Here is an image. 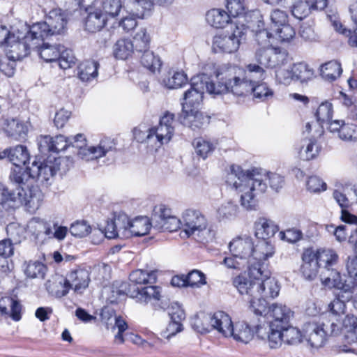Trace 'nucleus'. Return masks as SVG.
Listing matches in <instances>:
<instances>
[{
    "label": "nucleus",
    "instance_id": "nucleus-1",
    "mask_svg": "<svg viewBox=\"0 0 357 357\" xmlns=\"http://www.w3.org/2000/svg\"><path fill=\"white\" fill-rule=\"evenodd\" d=\"M266 181L275 190L281 188L284 182L283 178L278 174H268L257 168L244 172L240 166L235 165H231L226 177L227 184L240 195V204L247 211L256 210V196L266 191Z\"/></svg>",
    "mask_w": 357,
    "mask_h": 357
},
{
    "label": "nucleus",
    "instance_id": "nucleus-2",
    "mask_svg": "<svg viewBox=\"0 0 357 357\" xmlns=\"http://www.w3.org/2000/svg\"><path fill=\"white\" fill-rule=\"evenodd\" d=\"M263 66L250 63L242 68L238 66L222 64L215 70L217 79L222 81L226 93H231L237 96H247L250 93L252 86L260 82L266 77Z\"/></svg>",
    "mask_w": 357,
    "mask_h": 357
},
{
    "label": "nucleus",
    "instance_id": "nucleus-3",
    "mask_svg": "<svg viewBox=\"0 0 357 357\" xmlns=\"http://www.w3.org/2000/svg\"><path fill=\"white\" fill-rule=\"evenodd\" d=\"M156 280L155 271L135 270L130 274V283L121 282L116 292L118 295L126 294L141 304L150 303L152 305H158L165 308L167 303L162 298L161 288L158 286L146 285L155 283Z\"/></svg>",
    "mask_w": 357,
    "mask_h": 357
},
{
    "label": "nucleus",
    "instance_id": "nucleus-4",
    "mask_svg": "<svg viewBox=\"0 0 357 357\" xmlns=\"http://www.w3.org/2000/svg\"><path fill=\"white\" fill-rule=\"evenodd\" d=\"M226 89L227 88L220 79H217L216 82L209 81L208 77L204 74L192 77L190 88L183 94L182 111L198 109L202 103L205 91L216 96L226 93Z\"/></svg>",
    "mask_w": 357,
    "mask_h": 357
},
{
    "label": "nucleus",
    "instance_id": "nucleus-5",
    "mask_svg": "<svg viewBox=\"0 0 357 357\" xmlns=\"http://www.w3.org/2000/svg\"><path fill=\"white\" fill-rule=\"evenodd\" d=\"M250 274L257 280L255 301L257 305L255 307V313L262 316L266 312L267 300L278 296L280 286L275 278L271 276L270 271L259 264L250 267Z\"/></svg>",
    "mask_w": 357,
    "mask_h": 357
},
{
    "label": "nucleus",
    "instance_id": "nucleus-6",
    "mask_svg": "<svg viewBox=\"0 0 357 357\" xmlns=\"http://www.w3.org/2000/svg\"><path fill=\"white\" fill-rule=\"evenodd\" d=\"M340 327L334 320L322 317L318 321L306 323L303 328V336L313 348L324 345L329 336L337 335Z\"/></svg>",
    "mask_w": 357,
    "mask_h": 357
},
{
    "label": "nucleus",
    "instance_id": "nucleus-7",
    "mask_svg": "<svg viewBox=\"0 0 357 357\" xmlns=\"http://www.w3.org/2000/svg\"><path fill=\"white\" fill-rule=\"evenodd\" d=\"M24 33L15 31V38L7 44V59L13 61H20L28 56L30 51L34 50L40 45L43 40L38 36L36 37L31 33V26H24Z\"/></svg>",
    "mask_w": 357,
    "mask_h": 357
},
{
    "label": "nucleus",
    "instance_id": "nucleus-8",
    "mask_svg": "<svg viewBox=\"0 0 357 357\" xmlns=\"http://www.w3.org/2000/svg\"><path fill=\"white\" fill-rule=\"evenodd\" d=\"M67 23V15L60 8L51 10L45 18V21L33 24L31 33L43 40L50 37L61 34L63 32Z\"/></svg>",
    "mask_w": 357,
    "mask_h": 357
},
{
    "label": "nucleus",
    "instance_id": "nucleus-9",
    "mask_svg": "<svg viewBox=\"0 0 357 357\" xmlns=\"http://www.w3.org/2000/svg\"><path fill=\"white\" fill-rule=\"evenodd\" d=\"M245 33L243 24L231 22L226 30L213 37V49L215 52H235L238 50Z\"/></svg>",
    "mask_w": 357,
    "mask_h": 357
},
{
    "label": "nucleus",
    "instance_id": "nucleus-10",
    "mask_svg": "<svg viewBox=\"0 0 357 357\" xmlns=\"http://www.w3.org/2000/svg\"><path fill=\"white\" fill-rule=\"evenodd\" d=\"M43 40L38 47L35 48L37 50L40 57L46 62L59 63L62 69H68L71 68L72 65L75 63V57L73 52L70 49L66 48L64 46L51 45L44 42Z\"/></svg>",
    "mask_w": 357,
    "mask_h": 357
},
{
    "label": "nucleus",
    "instance_id": "nucleus-11",
    "mask_svg": "<svg viewBox=\"0 0 357 357\" xmlns=\"http://www.w3.org/2000/svg\"><path fill=\"white\" fill-rule=\"evenodd\" d=\"M321 281L324 286L328 289H336L342 298L350 299L354 289L357 285L354 279L341 275L337 270L328 271L320 274Z\"/></svg>",
    "mask_w": 357,
    "mask_h": 357
},
{
    "label": "nucleus",
    "instance_id": "nucleus-12",
    "mask_svg": "<svg viewBox=\"0 0 357 357\" xmlns=\"http://www.w3.org/2000/svg\"><path fill=\"white\" fill-rule=\"evenodd\" d=\"M255 59L257 63L265 68H277L287 63L289 54L284 48L278 46L257 48Z\"/></svg>",
    "mask_w": 357,
    "mask_h": 357
},
{
    "label": "nucleus",
    "instance_id": "nucleus-13",
    "mask_svg": "<svg viewBox=\"0 0 357 357\" xmlns=\"http://www.w3.org/2000/svg\"><path fill=\"white\" fill-rule=\"evenodd\" d=\"M203 321L210 322V326H200L197 323L195 324L196 330L201 333H208L211 329H216L225 337H229L232 335L231 328L234 324L230 317L222 311L215 312L212 316H204Z\"/></svg>",
    "mask_w": 357,
    "mask_h": 357
},
{
    "label": "nucleus",
    "instance_id": "nucleus-14",
    "mask_svg": "<svg viewBox=\"0 0 357 357\" xmlns=\"http://www.w3.org/2000/svg\"><path fill=\"white\" fill-rule=\"evenodd\" d=\"M31 199H28L23 188H17L15 190H10L0 183V205L5 210L15 209L23 204H29Z\"/></svg>",
    "mask_w": 357,
    "mask_h": 357
},
{
    "label": "nucleus",
    "instance_id": "nucleus-15",
    "mask_svg": "<svg viewBox=\"0 0 357 357\" xmlns=\"http://www.w3.org/2000/svg\"><path fill=\"white\" fill-rule=\"evenodd\" d=\"M31 199H28L23 188H17L15 190H10L0 183V205L5 210L15 209L23 204H29Z\"/></svg>",
    "mask_w": 357,
    "mask_h": 357
},
{
    "label": "nucleus",
    "instance_id": "nucleus-16",
    "mask_svg": "<svg viewBox=\"0 0 357 357\" xmlns=\"http://www.w3.org/2000/svg\"><path fill=\"white\" fill-rule=\"evenodd\" d=\"M248 273L241 274L233 279V285L237 289L241 295L248 296L250 303V307L255 312V307L257 305L255 301L257 289V280L250 274V266H248Z\"/></svg>",
    "mask_w": 357,
    "mask_h": 357
},
{
    "label": "nucleus",
    "instance_id": "nucleus-17",
    "mask_svg": "<svg viewBox=\"0 0 357 357\" xmlns=\"http://www.w3.org/2000/svg\"><path fill=\"white\" fill-rule=\"evenodd\" d=\"M182 225L188 236L206 230L207 221L200 211L195 209L185 210L181 218Z\"/></svg>",
    "mask_w": 357,
    "mask_h": 357
},
{
    "label": "nucleus",
    "instance_id": "nucleus-18",
    "mask_svg": "<svg viewBox=\"0 0 357 357\" xmlns=\"http://www.w3.org/2000/svg\"><path fill=\"white\" fill-rule=\"evenodd\" d=\"M174 115L166 113L160 120L156 127L151 128L153 140L158 143V146L168 143L174 132Z\"/></svg>",
    "mask_w": 357,
    "mask_h": 357
},
{
    "label": "nucleus",
    "instance_id": "nucleus-19",
    "mask_svg": "<svg viewBox=\"0 0 357 357\" xmlns=\"http://www.w3.org/2000/svg\"><path fill=\"white\" fill-rule=\"evenodd\" d=\"M115 148V143L110 138H105L102 139L98 146H86L82 145H76L78 149V156L85 160H92L98 159L112 151Z\"/></svg>",
    "mask_w": 357,
    "mask_h": 357
},
{
    "label": "nucleus",
    "instance_id": "nucleus-20",
    "mask_svg": "<svg viewBox=\"0 0 357 357\" xmlns=\"http://www.w3.org/2000/svg\"><path fill=\"white\" fill-rule=\"evenodd\" d=\"M229 250L235 257L243 261L248 266L252 264L254 242L250 237H238L234 239L229 245Z\"/></svg>",
    "mask_w": 357,
    "mask_h": 357
},
{
    "label": "nucleus",
    "instance_id": "nucleus-21",
    "mask_svg": "<svg viewBox=\"0 0 357 357\" xmlns=\"http://www.w3.org/2000/svg\"><path fill=\"white\" fill-rule=\"evenodd\" d=\"M258 239L257 243H254L252 264L250 267L257 266L259 264L263 265V267H266L264 261L273 257L275 253V245L271 240Z\"/></svg>",
    "mask_w": 357,
    "mask_h": 357
},
{
    "label": "nucleus",
    "instance_id": "nucleus-22",
    "mask_svg": "<svg viewBox=\"0 0 357 357\" xmlns=\"http://www.w3.org/2000/svg\"><path fill=\"white\" fill-rule=\"evenodd\" d=\"M67 283L77 294H82L91 281L89 271L84 268H78L71 271L66 276Z\"/></svg>",
    "mask_w": 357,
    "mask_h": 357
},
{
    "label": "nucleus",
    "instance_id": "nucleus-23",
    "mask_svg": "<svg viewBox=\"0 0 357 357\" xmlns=\"http://www.w3.org/2000/svg\"><path fill=\"white\" fill-rule=\"evenodd\" d=\"M302 265L301 272L307 280H313L317 275L320 268L319 261L316 258V253L312 248H307L302 254Z\"/></svg>",
    "mask_w": 357,
    "mask_h": 357
},
{
    "label": "nucleus",
    "instance_id": "nucleus-24",
    "mask_svg": "<svg viewBox=\"0 0 357 357\" xmlns=\"http://www.w3.org/2000/svg\"><path fill=\"white\" fill-rule=\"evenodd\" d=\"M8 158L15 167L26 165L30 159V153L25 146L17 145L0 151V160Z\"/></svg>",
    "mask_w": 357,
    "mask_h": 357
},
{
    "label": "nucleus",
    "instance_id": "nucleus-25",
    "mask_svg": "<svg viewBox=\"0 0 357 357\" xmlns=\"http://www.w3.org/2000/svg\"><path fill=\"white\" fill-rule=\"evenodd\" d=\"M181 123L193 130L206 127L210 122V116L198 111V109H190L182 111Z\"/></svg>",
    "mask_w": 357,
    "mask_h": 357
},
{
    "label": "nucleus",
    "instance_id": "nucleus-26",
    "mask_svg": "<svg viewBox=\"0 0 357 357\" xmlns=\"http://www.w3.org/2000/svg\"><path fill=\"white\" fill-rule=\"evenodd\" d=\"M266 312H268L273 317V320L271 321V327L275 328H281L284 325H287L294 314L290 308L282 304H273ZM264 314L266 315V313Z\"/></svg>",
    "mask_w": 357,
    "mask_h": 357
},
{
    "label": "nucleus",
    "instance_id": "nucleus-27",
    "mask_svg": "<svg viewBox=\"0 0 357 357\" xmlns=\"http://www.w3.org/2000/svg\"><path fill=\"white\" fill-rule=\"evenodd\" d=\"M58 169L59 168L56 167L51 160L43 161V162L33 161L30 168L32 178H37L41 182L47 181L55 175Z\"/></svg>",
    "mask_w": 357,
    "mask_h": 357
},
{
    "label": "nucleus",
    "instance_id": "nucleus-28",
    "mask_svg": "<svg viewBox=\"0 0 357 357\" xmlns=\"http://www.w3.org/2000/svg\"><path fill=\"white\" fill-rule=\"evenodd\" d=\"M2 128L6 135L15 140L24 139L27 135L28 128L26 125L17 119H6Z\"/></svg>",
    "mask_w": 357,
    "mask_h": 357
},
{
    "label": "nucleus",
    "instance_id": "nucleus-29",
    "mask_svg": "<svg viewBox=\"0 0 357 357\" xmlns=\"http://www.w3.org/2000/svg\"><path fill=\"white\" fill-rule=\"evenodd\" d=\"M314 252L319 265L322 268L321 273H326L331 270H337L335 266L338 263L339 257L335 250L323 248L314 250Z\"/></svg>",
    "mask_w": 357,
    "mask_h": 357
},
{
    "label": "nucleus",
    "instance_id": "nucleus-30",
    "mask_svg": "<svg viewBox=\"0 0 357 357\" xmlns=\"http://www.w3.org/2000/svg\"><path fill=\"white\" fill-rule=\"evenodd\" d=\"M255 236L257 238L269 240L279 230L273 221L265 218H259L255 223Z\"/></svg>",
    "mask_w": 357,
    "mask_h": 357
},
{
    "label": "nucleus",
    "instance_id": "nucleus-31",
    "mask_svg": "<svg viewBox=\"0 0 357 357\" xmlns=\"http://www.w3.org/2000/svg\"><path fill=\"white\" fill-rule=\"evenodd\" d=\"M22 305L12 297H3L0 299V312L10 317L14 321L21 319Z\"/></svg>",
    "mask_w": 357,
    "mask_h": 357
},
{
    "label": "nucleus",
    "instance_id": "nucleus-32",
    "mask_svg": "<svg viewBox=\"0 0 357 357\" xmlns=\"http://www.w3.org/2000/svg\"><path fill=\"white\" fill-rule=\"evenodd\" d=\"M333 198L342 208L341 219L342 221L357 225V216L351 214L347 208L351 205V202L347 198L345 194L338 190H334L333 193Z\"/></svg>",
    "mask_w": 357,
    "mask_h": 357
},
{
    "label": "nucleus",
    "instance_id": "nucleus-33",
    "mask_svg": "<svg viewBox=\"0 0 357 357\" xmlns=\"http://www.w3.org/2000/svg\"><path fill=\"white\" fill-rule=\"evenodd\" d=\"M232 330V337L236 342L248 344L250 342L254 337L253 329L245 322H237L236 323Z\"/></svg>",
    "mask_w": 357,
    "mask_h": 357
},
{
    "label": "nucleus",
    "instance_id": "nucleus-34",
    "mask_svg": "<svg viewBox=\"0 0 357 357\" xmlns=\"http://www.w3.org/2000/svg\"><path fill=\"white\" fill-rule=\"evenodd\" d=\"M107 20V17L100 10L89 12L85 21L86 29L92 33L98 31L105 26Z\"/></svg>",
    "mask_w": 357,
    "mask_h": 357
},
{
    "label": "nucleus",
    "instance_id": "nucleus-35",
    "mask_svg": "<svg viewBox=\"0 0 357 357\" xmlns=\"http://www.w3.org/2000/svg\"><path fill=\"white\" fill-rule=\"evenodd\" d=\"M206 19L211 26L217 29L224 28L230 21L229 15L226 11L217 8L208 11Z\"/></svg>",
    "mask_w": 357,
    "mask_h": 357
},
{
    "label": "nucleus",
    "instance_id": "nucleus-36",
    "mask_svg": "<svg viewBox=\"0 0 357 357\" xmlns=\"http://www.w3.org/2000/svg\"><path fill=\"white\" fill-rule=\"evenodd\" d=\"M153 225L152 221L146 216L135 218L130 221V236H142L147 234Z\"/></svg>",
    "mask_w": 357,
    "mask_h": 357
},
{
    "label": "nucleus",
    "instance_id": "nucleus-37",
    "mask_svg": "<svg viewBox=\"0 0 357 357\" xmlns=\"http://www.w3.org/2000/svg\"><path fill=\"white\" fill-rule=\"evenodd\" d=\"M135 52L132 40L129 39H120L116 42L113 47L114 56L119 59H127Z\"/></svg>",
    "mask_w": 357,
    "mask_h": 357
},
{
    "label": "nucleus",
    "instance_id": "nucleus-38",
    "mask_svg": "<svg viewBox=\"0 0 357 357\" xmlns=\"http://www.w3.org/2000/svg\"><path fill=\"white\" fill-rule=\"evenodd\" d=\"M99 63L95 61H86L79 66L78 76L83 82H89L98 76Z\"/></svg>",
    "mask_w": 357,
    "mask_h": 357
},
{
    "label": "nucleus",
    "instance_id": "nucleus-39",
    "mask_svg": "<svg viewBox=\"0 0 357 357\" xmlns=\"http://www.w3.org/2000/svg\"><path fill=\"white\" fill-rule=\"evenodd\" d=\"M321 75L328 81L333 82L340 76L342 72L341 65L337 61H330L321 66Z\"/></svg>",
    "mask_w": 357,
    "mask_h": 357
},
{
    "label": "nucleus",
    "instance_id": "nucleus-40",
    "mask_svg": "<svg viewBox=\"0 0 357 357\" xmlns=\"http://www.w3.org/2000/svg\"><path fill=\"white\" fill-rule=\"evenodd\" d=\"M320 147L315 139H305L299 151V155L303 160H310L318 155Z\"/></svg>",
    "mask_w": 357,
    "mask_h": 357
},
{
    "label": "nucleus",
    "instance_id": "nucleus-41",
    "mask_svg": "<svg viewBox=\"0 0 357 357\" xmlns=\"http://www.w3.org/2000/svg\"><path fill=\"white\" fill-rule=\"evenodd\" d=\"M140 56V61L144 67L149 69L152 73H155L157 70H159L161 66L162 62L160 58L158 56H155L153 51H151L149 49L139 53Z\"/></svg>",
    "mask_w": 357,
    "mask_h": 357
},
{
    "label": "nucleus",
    "instance_id": "nucleus-42",
    "mask_svg": "<svg viewBox=\"0 0 357 357\" xmlns=\"http://www.w3.org/2000/svg\"><path fill=\"white\" fill-rule=\"evenodd\" d=\"M45 287L50 294L58 298L65 296L71 289L70 284L67 283L66 278L59 282L48 280L45 283Z\"/></svg>",
    "mask_w": 357,
    "mask_h": 357
},
{
    "label": "nucleus",
    "instance_id": "nucleus-43",
    "mask_svg": "<svg viewBox=\"0 0 357 357\" xmlns=\"http://www.w3.org/2000/svg\"><path fill=\"white\" fill-rule=\"evenodd\" d=\"M46 269V266L38 261H29L24 264V274L30 278H43Z\"/></svg>",
    "mask_w": 357,
    "mask_h": 357
},
{
    "label": "nucleus",
    "instance_id": "nucleus-44",
    "mask_svg": "<svg viewBox=\"0 0 357 357\" xmlns=\"http://www.w3.org/2000/svg\"><path fill=\"white\" fill-rule=\"evenodd\" d=\"M150 41L151 38L146 29H139L132 41L135 52L139 54L149 50Z\"/></svg>",
    "mask_w": 357,
    "mask_h": 357
},
{
    "label": "nucleus",
    "instance_id": "nucleus-45",
    "mask_svg": "<svg viewBox=\"0 0 357 357\" xmlns=\"http://www.w3.org/2000/svg\"><path fill=\"white\" fill-rule=\"evenodd\" d=\"M251 93L253 94L254 98L259 101H266L273 96V91L265 82L253 84L249 94Z\"/></svg>",
    "mask_w": 357,
    "mask_h": 357
},
{
    "label": "nucleus",
    "instance_id": "nucleus-46",
    "mask_svg": "<svg viewBox=\"0 0 357 357\" xmlns=\"http://www.w3.org/2000/svg\"><path fill=\"white\" fill-rule=\"evenodd\" d=\"M294 80H299L301 82H307L314 75V71L305 63H298L292 66Z\"/></svg>",
    "mask_w": 357,
    "mask_h": 357
},
{
    "label": "nucleus",
    "instance_id": "nucleus-47",
    "mask_svg": "<svg viewBox=\"0 0 357 357\" xmlns=\"http://www.w3.org/2000/svg\"><path fill=\"white\" fill-rule=\"evenodd\" d=\"M162 298L164 301L167 303V305L165 308L159 307L158 305H153L155 310H168V314L171 320H176L177 321H182L185 318V314L184 310L181 308V305L178 303H172L169 305V301L162 295Z\"/></svg>",
    "mask_w": 357,
    "mask_h": 357
},
{
    "label": "nucleus",
    "instance_id": "nucleus-48",
    "mask_svg": "<svg viewBox=\"0 0 357 357\" xmlns=\"http://www.w3.org/2000/svg\"><path fill=\"white\" fill-rule=\"evenodd\" d=\"M313 10L309 1L298 0L292 6L291 13L294 17L302 20L307 17Z\"/></svg>",
    "mask_w": 357,
    "mask_h": 357
},
{
    "label": "nucleus",
    "instance_id": "nucleus-49",
    "mask_svg": "<svg viewBox=\"0 0 357 357\" xmlns=\"http://www.w3.org/2000/svg\"><path fill=\"white\" fill-rule=\"evenodd\" d=\"M31 167H26L25 169L22 167H15L10 172V180L17 185L25 184L29 179L32 178Z\"/></svg>",
    "mask_w": 357,
    "mask_h": 357
},
{
    "label": "nucleus",
    "instance_id": "nucleus-50",
    "mask_svg": "<svg viewBox=\"0 0 357 357\" xmlns=\"http://www.w3.org/2000/svg\"><path fill=\"white\" fill-rule=\"evenodd\" d=\"M112 220L120 238L130 237V221L128 215L125 213H120L117 215H114Z\"/></svg>",
    "mask_w": 357,
    "mask_h": 357
},
{
    "label": "nucleus",
    "instance_id": "nucleus-51",
    "mask_svg": "<svg viewBox=\"0 0 357 357\" xmlns=\"http://www.w3.org/2000/svg\"><path fill=\"white\" fill-rule=\"evenodd\" d=\"M283 334V342L288 344H296L301 342V333L298 328L287 325L281 327Z\"/></svg>",
    "mask_w": 357,
    "mask_h": 357
},
{
    "label": "nucleus",
    "instance_id": "nucleus-52",
    "mask_svg": "<svg viewBox=\"0 0 357 357\" xmlns=\"http://www.w3.org/2000/svg\"><path fill=\"white\" fill-rule=\"evenodd\" d=\"M261 16L258 17V29H256V41L258 45L260 46L259 48H266L267 47H271L270 45V38L271 37V34L264 29V23L261 18Z\"/></svg>",
    "mask_w": 357,
    "mask_h": 357
},
{
    "label": "nucleus",
    "instance_id": "nucleus-53",
    "mask_svg": "<svg viewBox=\"0 0 357 357\" xmlns=\"http://www.w3.org/2000/svg\"><path fill=\"white\" fill-rule=\"evenodd\" d=\"M174 0H142L139 3L141 6L140 11L137 13V17L144 18L146 14L153 9L155 3L160 6L172 4Z\"/></svg>",
    "mask_w": 357,
    "mask_h": 357
},
{
    "label": "nucleus",
    "instance_id": "nucleus-54",
    "mask_svg": "<svg viewBox=\"0 0 357 357\" xmlns=\"http://www.w3.org/2000/svg\"><path fill=\"white\" fill-rule=\"evenodd\" d=\"M195 152L203 159L206 158L215 149L216 144L204 139H197L194 142Z\"/></svg>",
    "mask_w": 357,
    "mask_h": 357
},
{
    "label": "nucleus",
    "instance_id": "nucleus-55",
    "mask_svg": "<svg viewBox=\"0 0 357 357\" xmlns=\"http://www.w3.org/2000/svg\"><path fill=\"white\" fill-rule=\"evenodd\" d=\"M349 300L342 298V295L338 294L337 297L328 305V307L333 314V317L331 319L334 320L335 323L338 320L335 317L344 314L346 309L345 301Z\"/></svg>",
    "mask_w": 357,
    "mask_h": 357
},
{
    "label": "nucleus",
    "instance_id": "nucleus-56",
    "mask_svg": "<svg viewBox=\"0 0 357 357\" xmlns=\"http://www.w3.org/2000/svg\"><path fill=\"white\" fill-rule=\"evenodd\" d=\"M237 213L238 206L231 202L222 204L218 210V218L222 220L234 218Z\"/></svg>",
    "mask_w": 357,
    "mask_h": 357
},
{
    "label": "nucleus",
    "instance_id": "nucleus-57",
    "mask_svg": "<svg viewBox=\"0 0 357 357\" xmlns=\"http://www.w3.org/2000/svg\"><path fill=\"white\" fill-rule=\"evenodd\" d=\"M275 69V77L278 84L289 85L294 80L292 67L289 68L279 67Z\"/></svg>",
    "mask_w": 357,
    "mask_h": 357
},
{
    "label": "nucleus",
    "instance_id": "nucleus-58",
    "mask_svg": "<svg viewBox=\"0 0 357 357\" xmlns=\"http://www.w3.org/2000/svg\"><path fill=\"white\" fill-rule=\"evenodd\" d=\"M170 209L167 208L165 205H159L154 208L153 213L151 216V221L153 227H156V224H159L162 220H167L169 218H172Z\"/></svg>",
    "mask_w": 357,
    "mask_h": 357
},
{
    "label": "nucleus",
    "instance_id": "nucleus-59",
    "mask_svg": "<svg viewBox=\"0 0 357 357\" xmlns=\"http://www.w3.org/2000/svg\"><path fill=\"white\" fill-rule=\"evenodd\" d=\"M316 117L319 122H330L333 115L332 104L328 102L321 103L316 112Z\"/></svg>",
    "mask_w": 357,
    "mask_h": 357
},
{
    "label": "nucleus",
    "instance_id": "nucleus-60",
    "mask_svg": "<svg viewBox=\"0 0 357 357\" xmlns=\"http://www.w3.org/2000/svg\"><path fill=\"white\" fill-rule=\"evenodd\" d=\"M165 82V85L169 89H178L188 83V78L183 72L178 71L174 72Z\"/></svg>",
    "mask_w": 357,
    "mask_h": 357
},
{
    "label": "nucleus",
    "instance_id": "nucleus-61",
    "mask_svg": "<svg viewBox=\"0 0 357 357\" xmlns=\"http://www.w3.org/2000/svg\"><path fill=\"white\" fill-rule=\"evenodd\" d=\"M6 233L7 238L15 245L20 243L22 239L24 238L22 228L15 223L9 224L7 226Z\"/></svg>",
    "mask_w": 357,
    "mask_h": 357
},
{
    "label": "nucleus",
    "instance_id": "nucleus-62",
    "mask_svg": "<svg viewBox=\"0 0 357 357\" xmlns=\"http://www.w3.org/2000/svg\"><path fill=\"white\" fill-rule=\"evenodd\" d=\"M91 231L90 225L86 221H77L71 225L70 227V234L78 238H83L87 236Z\"/></svg>",
    "mask_w": 357,
    "mask_h": 357
},
{
    "label": "nucleus",
    "instance_id": "nucleus-63",
    "mask_svg": "<svg viewBox=\"0 0 357 357\" xmlns=\"http://www.w3.org/2000/svg\"><path fill=\"white\" fill-rule=\"evenodd\" d=\"M122 7L121 0H105L102 2V10L107 17H115L118 15Z\"/></svg>",
    "mask_w": 357,
    "mask_h": 357
},
{
    "label": "nucleus",
    "instance_id": "nucleus-64",
    "mask_svg": "<svg viewBox=\"0 0 357 357\" xmlns=\"http://www.w3.org/2000/svg\"><path fill=\"white\" fill-rule=\"evenodd\" d=\"M188 285L192 287H199L202 285L206 284V276L200 271L192 270L188 275H186Z\"/></svg>",
    "mask_w": 357,
    "mask_h": 357
}]
</instances>
